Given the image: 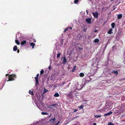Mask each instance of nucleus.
Returning <instances> with one entry per match:
<instances>
[{
	"label": "nucleus",
	"mask_w": 125,
	"mask_h": 125,
	"mask_svg": "<svg viewBox=\"0 0 125 125\" xmlns=\"http://www.w3.org/2000/svg\"><path fill=\"white\" fill-rule=\"evenodd\" d=\"M16 78V76L15 75L12 74L10 75L9 76V80H7V81H12L15 79Z\"/></svg>",
	"instance_id": "nucleus-1"
},
{
	"label": "nucleus",
	"mask_w": 125,
	"mask_h": 125,
	"mask_svg": "<svg viewBox=\"0 0 125 125\" xmlns=\"http://www.w3.org/2000/svg\"><path fill=\"white\" fill-rule=\"evenodd\" d=\"M91 72H96L97 70V67L96 66H94L93 65H92L91 67Z\"/></svg>",
	"instance_id": "nucleus-2"
},
{
	"label": "nucleus",
	"mask_w": 125,
	"mask_h": 125,
	"mask_svg": "<svg viewBox=\"0 0 125 125\" xmlns=\"http://www.w3.org/2000/svg\"><path fill=\"white\" fill-rule=\"evenodd\" d=\"M83 105H81L80 107H79L80 109L79 112L80 113H83Z\"/></svg>",
	"instance_id": "nucleus-3"
},
{
	"label": "nucleus",
	"mask_w": 125,
	"mask_h": 125,
	"mask_svg": "<svg viewBox=\"0 0 125 125\" xmlns=\"http://www.w3.org/2000/svg\"><path fill=\"white\" fill-rule=\"evenodd\" d=\"M93 14L94 17L96 18H97L98 17V12L97 11L95 12V13L93 12L92 13Z\"/></svg>",
	"instance_id": "nucleus-4"
},
{
	"label": "nucleus",
	"mask_w": 125,
	"mask_h": 125,
	"mask_svg": "<svg viewBox=\"0 0 125 125\" xmlns=\"http://www.w3.org/2000/svg\"><path fill=\"white\" fill-rule=\"evenodd\" d=\"M92 19L91 18H88L86 19L85 21L88 24H91V21Z\"/></svg>",
	"instance_id": "nucleus-5"
},
{
	"label": "nucleus",
	"mask_w": 125,
	"mask_h": 125,
	"mask_svg": "<svg viewBox=\"0 0 125 125\" xmlns=\"http://www.w3.org/2000/svg\"><path fill=\"white\" fill-rule=\"evenodd\" d=\"M72 30V28L71 27H68L65 29L64 31V32H65L66 31H70Z\"/></svg>",
	"instance_id": "nucleus-6"
},
{
	"label": "nucleus",
	"mask_w": 125,
	"mask_h": 125,
	"mask_svg": "<svg viewBox=\"0 0 125 125\" xmlns=\"http://www.w3.org/2000/svg\"><path fill=\"white\" fill-rule=\"evenodd\" d=\"M67 62V60L65 57H63V63L64 64H65Z\"/></svg>",
	"instance_id": "nucleus-7"
},
{
	"label": "nucleus",
	"mask_w": 125,
	"mask_h": 125,
	"mask_svg": "<svg viewBox=\"0 0 125 125\" xmlns=\"http://www.w3.org/2000/svg\"><path fill=\"white\" fill-rule=\"evenodd\" d=\"M113 29H110L108 31L107 33L109 34H111L113 33L112 32Z\"/></svg>",
	"instance_id": "nucleus-8"
},
{
	"label": "nucleus",
	"mask_w": 125,
	"mask_h": 125,
	"mask_svg": "<svg viewBox=\"0 0 125 125\" xmlns=\"http://www.w3.org/2000/svg\"><path fill=\"white\" fill-rule=\"evenodd\" d=\"M30 44L31 46H32V48L33 49L34 48V46L35 45V44L33 42H31Z\"/></svg>",
	"instance_id": "nucleus-9"
},
{
	"label": "nucleus",
	"mask_w": 125,
	"mask_h": 125,
	"mask_svg": "<svg viewBox=\"0 0 125 125\" xmlns=\"http://www.w3.org/2000/svg\"><path fill=\"white\" fill-rule=\"evenodd\" d=\"M112 112H109V113H107L106 114H104V116H105V115H111L112 113Z\"/></svg>",
	"instance_id": "nucleus-10"
},
{
	"label": "nucleus",
	"mask_w": 125,
	"mask_h": 125,
	"mask_svg": "<svg viewBox=\"0 0 125 125\" xmlns=\"http://www.w3.org/2000/svg\"><path fill=\"white\" fill-rule=\"evenodd\" d=\"M26 41H23L21 42V44L22 45H23L26 44Z\"/></svg>",
	"instance_id": "nucleus-11"
},
{
	"label": "nucleus",
	"mask_w": 125,
	"mask_h": 125,
	"mask_svg": "<svg viewBox=\"0 0 125 125\" xmlns=\"http://www.w3.org/2000/svg\"><path fill=\"white\" fill-rule=\"evenodd\" d=\"M112 73H114L115 75H117L118 74V72L117 71H113V72L112 71Z\"/></svg>",
	"instance_id": "nucleus-12"
},
{
	"label": "nucleus",
	"mask_w": 125,
	"mask_h": 125,
	"mask_svg": "<svg viewBox=\"0 0 125 125\" xmlns=\"http://www.w3.org/2000/svg\"><path fill=\"white\" fill-rule=\"evenodd\" d=\"M55 120V118H54L52 119H51L50 120V121L51 123H52Z\"/></svg>",
	"instance_id": "nucleus-13"
},
{
	"label": "nucleus",
	"mask_w": 125,
	"mask_h": 125,
	"mask_svg": "<svg viewBox=\"0 0 125 125\" xmlns=\"http://www.w3.org/2000/svg\"><path fill=\"white\" fill-rule=\"evenodd\" d=\"M122 14H119L117 16V18L118 19H120L122 17Z\"/></svg>",
	"instance_id": "nucleus-14"
},
{
	"label": "nucleus",
	"mask_w": 125,
	"mask_h": 125,
	"mask_svg": "<svg viewBox=\"0 0 125 125\" xmlns=\"http://www.w3.org/2000/svg\"><path fill=\"white\" fill-rule=\"evenodd\" d=\"M99 40L98 39H96L94 40V42L95 43H97L99 42Z\"/></svg>",
	"instance_id": "nucleus-15"
},
{
	"label": "nucleus",
	"mask_w": 125,
	"mask_h": 125,
	"mask_svg": "<svg viewBox=\"0 0 125 125\" xmlns=\"http://www.w3.org/2000/svg\"><path fill=\"white\" fill-rule=\"evenodd\" d=\"M59 94L58 93H55L54 94V96L56 97H59Z\"/></svg>",
	"instance_id": "nucleus-16"
},
{
	"label": "nucleus",
	"mask_w": 125,
	"mask_h": 125,
	"mask_svg": "<svg viewBox=\"0 0 125 125\" xmlns=\"http://www.w3.org/2000/svg\"><path fill=\"white\" fill-rule=\"evenodd\" d=\"M17 46H14L13 48V50L14 51H16L17 49Z\"/></svg>",
	"instance_id": "nucleus-17"
},
{
	"label": "nucleus",
	"mask_w": 125,
	"mask_h": 125,
	"mask_svg": "<svg viewBox=\"0 0 125 125\" xmlns=\"http://www.w3.org/2000/svg\"><path fill=\"white\" fill-rule=\"evenodd\" d=\"M111 26L112 28H114V27L115 25V24L114 23H113L111 24Z\"/></svg>",
	"instance_id": "nucleus-18"
},
{
	"label": "nucleus",
	"mask_w": 125,
	"mask_h": 125,
	"mask_svg": "<svg viewBox=\"0 0 125 125\" xmlns=\"http://www.w3.org/2000/svg\"><path fill=\"white\" fill-rule=\"evenodd\" d=\"M84 74L83 73H81L79 75L80 77H82L84 76Z\"/></svg>",
	"instance_id": "nucleus-19"
},
{
	"label": "nucleus",
	"mask_w": 125,
	"mask_h": 125,
	"mask_svg": "<svg viewBox=\"0 0 125 125\" xmlns=\"http://www.w3.org/2000/svg\"><path fill=\"white\" fill-rule=\"evenodd\" d=\"M48 114V113L46 112H42L41 113V114L43 115H47Z\"/></svg>",
	"instance_id": "nucleus-20"
},
{
	"label": "nucleus",
	"mask_w": 125,
	"mask_h": 125,
	"mask_svg": "<svg viewBox=\"0 0 125 125\" xmlns=\"http://www.w3.org/2000/svg\"><path fill=\"white\" fill-rule=\"evenodd\" d=\"M76 67V66H75L74 67H73V68L72 70V72H74L75 70Z\"/></svg>",
	"instance_id": "nucleus-21"
},
{
	"label": "nucleus",
	"mask_w": 125,
	"mask_h": 125,
	"mask_svg": "<svg viewBox=\"0 0 125 125\" xmlns=\"http://www.w3.org/2000/svg\"><path fill=\"white\" fill-rule=\"evenodd\" d=\"M15 42L18 45H19L20 44V43L19 42V41L18 40H15Z\"/></svg>",
	"instance_id": "nucleus-22"
},
{
	"label": "nucleus",
	"mask_w": 125,
	"mask_h": 125,
	"mask_svg": "<svg viewBox=\"0 0 125 125\" xmlns=\"http://www.w3.org/2000/svg\"><path fill=\"white\" fill-rule=\"evenodd\" d=\"M36 82L35 85H37L39 84V83L38 79L36 80Z\"/></svg>",
	"instance_id": "nucleus-23"
},
{
	"label": "nucleus",
	"mask_w": 125,
	"mask_h": 125,
	"mask_svg": "<svg viewBox=\"0 0 125 125\" xmlns=\"http://www.w3.org/2000/svg\"><path fill=\"white\" fill-rule=\"evenodd\" d=\"M61 54L60 53H58V54L57 55V58H59L60 57Z\"/></svg>",
	"instance_id": "nucleus-24"
},
{
	"label": "nucleus",
	"mask_w": 125,
	"mask_h": 125,
	"mask_svg": "<svg viewBox=\"0 0 125 125\" xmlns=\"http://www.w3.org/2000/svg\"><path fill=\"white\" fill-rule=\"evenodd\" d=\"M120 34H119V33H118V34L117 35H116V39H117V38H119L120 37Z\"/></svg>",
	"instance_id": "nucleus-25"
},
{
	"label": "nucleus",
	"mask_w": 125,
	"mask_h": 125,
	"mask_svg": "<svg viewBox=\"0 0 125 125\" xmlns=\"http://www.w3.org/2000/svg\"><path fill=\"white\" fill-rule=\"evenodd\" d=\"M94 116L95 117L98 118L100 117L101 116H100V115H94Z\"/></svg>",
	"instance_id": "nucleus-26"
},
{
	"label": "nucleus",
	"mask_w": 125,
	"mask_h": 125,
	"mask_svg": "<svg viewBox=\"0 0 125 125\" xmlns=\"http://www.w3.org/2000/svg\"><path fill=\"white\" fill-rule=\"evenodd\" d=\"M44 72V70L43 69H42L41 71V72H40V74L41 75V74H42Z\"/></svg>",
	"instance_id": "nucleus-27"
},
{
	"label": "nucleus",
	"mask_w": 125,
	"mask_h": 125,
	"mask_svg": "<svg viewBox=\"0 0 125 125\" xmlns=\"http://www.w3.org/2000/svg\"><path fill=\"white\" fill-rule=\"evenodd\" d=\"M39 75V74H37L36 75V77H35V78L36 80L38 79V78Z\"/></svg>",
	"instance_id": "nucleus-28"
},
{
	"label": "nucleus",
	"mask_w": 125,
	"mask_h": 125,
	"mask_svg": "<svg viewBox=\"0 0 125 125\" xmlns=\"http://www.w3.org/2000/svg\"><path fill=\"white\" fill-rule=\"evenodd\" d=\"M29 93L30 94H31L32 95H33V92L32 91L31 92V91L30 90L29 91Z\"/></svg>",
	"instance_id": "nucleus-29"
},
{
	"label": "nucleus",
	"mask_w": 125,
	"mask_h": 125,
	"mask_svg": "<svg viewBox=\"0 0 125 125\" xmlns=\"http://www.w3.org/2000/svg\"><path fill=\"white\" fill-rule=\"evenodd\" d=\"M78 1V0H75L74 1V3L75 4Z\"/></svg>",
	"instance_id": "nucleus-30"
},
{
	"label": "nucleus",
	"mask_w": 125,
	"mask_h": 125,
	"mask_svg": "<svg viewBox=\"0 0 125 125\" xmlns=\"http://www.w3.org/2000/svg\"><path fill=\"white\" fill-rule=\"evenodd\" d=\"M84 85H80V86L81 87V88H80V89H79V90H81L82 88L84 86Z\"/></svg>",
	"instance_id": "nucleus-31"
},
{
	"label": "nucleus",
	"mask_w": 125,
	"mask_h": 125,
	"mask_svg": "<svg viewBox=\"0 0 125 125\" xmlns=\"http://www.w3.org/2000/svg\"><path fill=\"white\" fill-rule=\"evenodd\" d=\"M108 125H114V124L111 123H109L108 124Z\"/></svg>",
	"instance_id": "nucleus-32"
},
{
	"label": "nucleus",
	"mask_w": 125,
	"mask_h": 125,
	"mask_svg": "<svg viewBox=\"0 0 125 125\" xmlns=\"http://www.w3.org/2000/svg\"><path fill=\"white\" fill-rule=\"evenodd\" d=\"M48 91V90L44 89V92L45 93H46Z\"/></svg>",
	"instance_id": "nucleus-33"
},
{
	"label": "nucleus",
	"mask_w": 125,
	"mask_h": 125,
	"mask_svg": "<svg viewBox=\"0 0 125 125\" xmlns=\"http://www.w3.org/2000/svg\"><path fill=\"white\" fill-rule=\"evenodd\" d=\"M79 49L80 51H81L83 50V49L81 48H79Z\"/></svg>",
	"instance_id": "nucleus-34"
},
{
	"label": "nucleus",
	"mask_w": 125,
	"mask_h": 125,
	"mask_svg": "<svg viewBox=\"0 0 125 125\" xmlns=\"http://www.w3.org/2000/svg\"><path fill=\"white\" fill-rule=\"evenodd\" d=\"M82 28L83 29V31H84L85 32L86 31V29H85L84 28Z\"/></svg>",
	"instance_id": "nucleus-35"
},
{
	"label": "nucleus",
	"mask_w": 125,
	"mask_h": 125,
	"mask_svg": "<svg viewBox=\"0 0 125 125\" xmlns=\"http://www.w3.org/2000/svg\"><path fill=\"white\" fill-rule=\"evenodd\" d=\"M55 105H56V104H52L51 105V106L54 107V106H55Z\"/></svg>",
	"instance_id": "nucleus-36"
},
{
	"label": "nucleus",
	"mask_w": 125,
	"mask_h": 125,
	"mask_svg": "<svg viewBox=\"0 0 125 125\" xmlns=\"http://www.w3.org/2000/svg\"><path fill=\"white\" fill-rule=\"evenodd\" d=\"M60 122L59 121L57 124H55L54 125H58L59 123Z\"/></svg>",
	"instance_id": "nucleus-37"
},
{
	"label": "nucleus",
	"mask_w": 125,
	"mask_h": 125,
	"mask_svg": "<svg viewBox=\"0 0 125 125\" xmlns=\"http://www.w3.org/2000/svg\"><path fill=\"white\" fill-rule=\"evenodd\" d=\"M89 78L90 79L89 80V81L88 80H87L86 81H88V82H89V81H91V79L90 78V77H89Z\"/></svg>",
	"instance_id": "nucleus-38"
},
{
	"label": "nucleus",
	"mask_w": 125,
	"mask_h": 125,
	"mask_svg": "<svg viewBox=\"0 0 125 125\" xmlns=\"http://www.w3.org/2000/svg\"><path fill=\"white\" fill-rule=\"evenodd\" d=\"M97 30H95L94 31V32H97Z\"/></svg>",
	"instance_id": "nucleus-39"
},
{
	"label": "nucleus",
	"mask_w": 125,
	"mask_h": 125,
	"mask_svg": "<svg viewBox=\"0 0 125 125\" xmlns=\"http://www.w3.org/2000/svg\"><path fill=\"white\" fill-rule=\"evenodd\" d=\"M77 111V109H75V110H74V112H76Z\"/></svg>",
	"instance_id": "nucleus-40"
},
{
	"label": "nucleus",
	"mask_w": 125,
	"mask_h": 125,
	"mask_svg": "<svg viewBox=\"0 0 125 125\" xmlns=\"http://www.w3.org/2000/svg\"><path fill=\"white\" fill-rule=\"evenodd\" d=\"M49 69L50 70H51V66H50L49 67Z\"/></svg>",
	"instance_id": "nucleus-41"
},
{
	"label": "nucleus",
	"mask_w": 125,
	"mask_h": 125,
	"mask_svg": "<svg viewBox=\"0 0 125 125\" xmlns=\"http://www.w3.org/2000/svg\"><path fill=\"white\" fill-rule=\"evenodd\" d=\"M93 125H96V123H94L93 124Z\"/></svg>",
	"instance_id": "nucleus-42"
},
{
	"label": "nucleus",
	"mask_w": 125,
	"mask_h": 125,
	"mask_svg": "<svg viewBox=\"0 0 125 125\" xmlns=\"http://www.w3.org/2000/svg\"><path fill=\"white\" fill-rule=\"evenodd\" d=\"M82 37V36H81V37H79V39H81V38Z\"/></svg>",
	"instance_id": "nucleus-43"
},
{
	"label": "nucleus",
	"mask_w": 125,
	"mask_h": 125,
	"mask_svg": "<svg viewBox=\"0 0 125 125\" xmlns=\"http://www.w3.org/2000/svg\"><path fill=\"white\" fill-rule=\"evenodd\" d=\"M86 12L87 13V14H88V10H86Z\"/></svg>",
	"instance_id": "nucleus-44"
},
{
	"label": "nucleus",
	"mask_w": 125,
	"mask_h": 125,
	"mask_svg": "<svg viewBox=\"0 0 125 125\" xmlns=\"http://www.w3.org/2000/svg\"><path fill=\"white\" fill-rule=\"evenodd\" d=\"M19 50H18V51H17L18 53H19Z\"/></svg>",
	"instance_id": "nucleus-45"
},
{
	"label": "nucleus",
	"mask_w": 125,
	"mask_h": 125,
	"mask_svg": "<svg viewBox=\"0 0 125 125\" xmlns=\"http://www.w3.org/2000/svg\"><path fill=\"white\" fill-rule=\"evenodd\" d=\"M115 47V46H113L112 47V48H114Z\"/></svg>",
	"instance_id": "nucleus-46"
},
{
	"label": "nucleus",
	"mask_w": 125,
	"mask_h": 125,
	"mask_svg": "<svg viewBox=\"0 0 125 125\" xmlns=\"http://www.w3.org/2000/svg\"><path fill=\"white\" fill-rule=\"evenodd\" d=\"M121 31V30L120 29V30H118V32H119V31Z\"/></svg>",
	"instance_id": "nucleus-47"
},
{
	"label": "nucleus",
	"mask_w": 125,
	"mask_h": 125,
	"mask_svg": "<svg viewBox=\"0 0 125 125\" xmlns=\"http://www.w3.org/2000/svg\"><path fill=\"white\" fill-rule=\"evenodd\" d=\"M51 115V114L50 115V116H49V117H50Z\"/></svg>",
	"instance_id": "nucleus-48"
},
{
	"label": "nucleus",
	"mask_w": 125,
	"mask_h": 125,
	"mask_svg": "<svg viewBox=\"0 0 125 125\" xmlns=\"http://www.w3.org/2000/svg\"><path fill=\"white\" fill-rule=\"evenodd\" d=\"M114 0H111V1H113Z\"/></svg>",
	"instance_id": "nucleus-49"
},
{
	"label": "nucleus",
	"mask_w": 125,
	"mask_h": 125,
	"mask_svg": "<svg viewBox=\"0 0 125 125\" xmlns=\"http://www.w3.org/2000/svg\"><path fill=\"white\" fill-rule=\"evenodd\" d=\"M90 1H91L92 2V0H90Z\"/></svg>",
	"instance_id": "nucleus-50"
},
{
	"label": "nucleus",
	"mask_w": 125,
	"mask_h": 125,
	"mask_svg": "<svg viewBox=\"0 0 125 125\" xmlns=\"http://www.w3.org/2000/svg\"><path fill=\"white\" fill-rule=\"evenodd\" d=\"M8 75V74H6V76H7V75Z\"/></svg>",
	"instance_id": "nucleus-51"
},
{
	"label": "nucleus",
	"mask_w": 125,
	"mask_h": 125,
	"mask_svg": "<svg viewBox=\"0 0 125 125\" xmlns=\"http://www.w3.org/2000/svg\"><path fill=\"white\" fill-rule=\"evenodd\" d=\"M34 42H36V41H34Z\"/></svg>",
	"instance_id": "nucleus-52"
}]
</instances>
